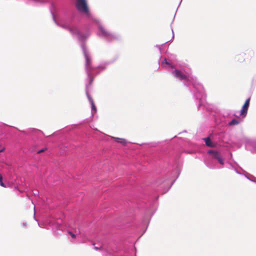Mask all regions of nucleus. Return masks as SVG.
<instances>
[{
    "mask_svg": "<svg viewBox=\"0 0 256 256\" xmlns=\"http://www.w3.org/2000/svg\"><path fill=\"white\" fill-rule=\"evenodd\" d=\"M76 6L79 12L87 15L90 14L89 9L86 0H76Z\"/></svg>",
    "mask_w": 256,
    "mask_h": 256,
    "instance_id": "f257e3e1",
    "label": "nucleus"
},
{
    "mask_svg": "<svg viewBox=\"0 0 256 256\" xmlns=\"http://www.w3.org/2000/svg\"><path fill=\"white\" fill-rule=\"evenodd\" d=\"M68 28L70 30V31L74 34H78V28L73 26H68Z\"/></svg>",
    "mask_w": 256,
    "mask_h": 256,
    "instance_id": "423d86ee",
    "label": "nucleus"
},
{
    "mask_svg": "<svg viewBox=\"0 0 256 256\" xmlns=\"http://www.w3.org/2000/svg\"><path fill=\"white\" fill-rule=\"evenodd\" d=\"M88 98L89 101L92 104V109L94 110L96 112V107L94 105V104L92 98L89 96H88Z\"/></svg>",
    "mask_w": 256,
    "mask_h": 256,
    "instance_id": "1a4fd4ad",
    "label": "nucleus"
},
{
    "mask_svg": "<svg viewBox=\"0 0 256 256\" xmlns=\"http://www.w3.org/2000/svg\"><path fill=\"white\" fill-rule=\"evenodd\" d=\"M94 248L96 249V250L99 249L98 247H96V246L94 247Z\"/></svg>",
    "mask_w": 256,
    "mask_h": 256,
    "instance_id": "f3484780",
    "label": "nucleus"
},
{
    "mask_svg": "<svg viewBox=\"0 0 256 256\" xmlns=\"http://www.w3.org/2000/svg\"><path fill=\"white\" fill-rule=\"evenodd\" d=\"M102 32L104 33V34H107L106 32H105L104 30H102Z\"/></svg>",
    "mask_w": 256,
    "mask_h": 256,
    "instance_id": "dca6fc26",
    "label": "nucleus"
},
{
    "mask_svg": "<svg viewBox=\"0 0 256 256\" xmlns=\"http://www.w3.org/2000/svg\"><path fill=\"white\" fill-rule=\"evenodd\" d=\"M173 73L176 78H178L180 80H186L187 78L186 76L179 70H176L173 72Z\"/></svg>",
    "mask_w": 256,
    "mask_h": 256,
    "instance_id": "20e7f679",
    "label": "nucleus"
},
{
    "mask_svg": "<svg viewBox=\"0 0 256 256\" xmlns=\"http://www.w3.org/2000/svg\"><path fill=\"white\" fill-rule=\"evenodd\" d=\"M46 150H47V148H42V149L38 151L37 153L38 154H40L42 152H43L46 151Z\"/></svg>",
    "mask_w": 256,
    "mask_h": 256,
    "instance_id": "ddd939ff",
    "label": "nucleus"
},
{
    "mask_svg": "<svg viewBox=\"0 0 256 256\" xmlns=\"http://www.w3.org/2000/svg\"><path fill=\"white\" fill-rule=\"evenodd\" d=\"M206 144L210 148H213L215 146V144L212 142L209 138H205L204 139Z\"/></svg>",
    "mask_w": 256,
    "mask_h": 256,
    "instance_id": "39448f33",
    "label": "nucleus"
},
{
    "mask_svg": "<svg viewBox=\"0 0 256 256\" xmlns=\"http://www.w3.org/2000/svg\"><path fill=\"white\" fill-rule=\"evenodd\" d=\"M239 123L238 121L236 119H233L230 123V126L236 125Z\"/></svg>",
    "mask_w": 256,
    "mask_h": 256,
    "instance_id": "9d476101",
    "label": "nucleus"
},
{
    "mask_svg": "<svg viewBox=\"0 0 256 256\" xmlns=\"http://www.w3.org/2000/svg\"><path fill=\"white\" fill-rule=\"evenodd\" d=\"M6 148L4 146L0 145V152H3L5 150Z\"/></svg>",
    "mask_w": 256,
    "mask_h": 256,
    "instance_id": "2eb2a0df",
    "label": "nucleus"
},
{
    "mask_svg": "<svg viewBox=\"0 0 256 256\" xmlns=\"http://www.w3.org/2000/svg\"><path fill=\"white\" fill-rule=\"evenodd\" d=\"M68 233L71 236L72 238H76V236L72 232H71L68 231Z\"/></svg>",
    "mask_w": 256,
    "mask_h": 256,
    "instance_id": "4468645a",
    "label": "nucleus"
},
{
    "mask_svg": "<svg viewBox=\"0 0 256 256\" xmlns=\"http://www.w3.org/2000/svg\"><path fill=\"white\" fill-rule=\"evenodd\" d=\"M0 186L4 187L6 188V186L5 184L2 182V174H0Z\"/></svg>",
    "mask_w": 256,
    "mask_h": 256,
    "instance_id": "9b49d317",
    "label": "nucleus"
},
{
    "mask_svg": "<svg viewBox=\"0 0 256 256\" xmlns=\"http://www.w3.org/2000/svg\"><path fill=\"white\" fill-rule=\"evenodd\" d=\"M208 154H211L214 158L218 160L220 164L223 165L224 164V160L218 152L213 150H210L208 152Z\"/></svg>",
    "mask_w": 256,
    "mask_h": 256,
    "instance_id": "f03ea898",
    "label": "nucleus"
},
{
    "mask_svg": "<svg viewBox=\"0 0 256 256\" xmlns=\"http://www.w3.org/2000/svg\"><path fill=\"white\" fill-rule=\"evenodd\" d=\"M250 98H248L244 104L243 105L242 108L240 110V115L242 116H246L247 112L248 110V106H250Z\"/></svg>",
    "mask_w": 256,
    "mask_h": 256,
    "instance_id": "7ed1b4c3",
    "label": "nucleus"
},
{
    "mask_svg": "<svg viewBox=\"0 0 256 256\" xmlns=\"http://www.w3.org/2000/svg\"><path fill=\"white\" fill-rule=\"evenodd\" d=\"M85 58H86V68L88 69V68L90 69L91 68H90L91 60H90V58L86 54Z\"/></svg>",
    "mask_w": 256,
    "mask_h": 256,
    "instance_id": "0eeeda50",
    "label": "nucleus"
},
{
    "mask_svg": "<svg viewBox=\"0 0 256 256\" xmlns=\"http://www.w3.org/2000/svg\"><path fill=\"white\" fill-rule=\"evenodd\" d=\"M116 141L120 143L123 145H126V141L125 139L122 138H114Z\"/></svg>",
    "mask_w": 256,
    "mask_h": 256,
    "instance_id": "6e6552de",
    "label": "nucleus"
},
{
    "mask_svg": "<svg viewBox=\"0 0 256 256\" xmlns=\"http://www.w3.org/2000/svg\"><path fill=\"white\" fill-rule=\"evenodd\" d=\"M90 78V84H91L94 80V78L91 76L89 74H88Z\"/></svg>",
    "mask_w": 256,
    "mask_h": 256,
    "instance_id": "f8f14e48",
    "label": "nucleus"
}]
</instances>
